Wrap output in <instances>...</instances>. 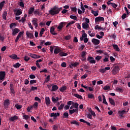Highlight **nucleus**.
Returning <instances> with one entry per match:
<instances>
[{
    "label": "nucleus",
    "mask_w": 130,
    "mask_h": 130,
    "mask_svg": "<svg viewBox=\"0 0 130 130\" xmlns=\"http://www.w3.org/2000/svg\"><path fill=\"white\" fill-rule=\"evenodd\" d=\"M62 10V8L57 7V6H54L53 8H51V10L49 11V14L52 16H54V15H57L59 14V12Z\"/></svg>",
    "instance_id": "f257e3e1"
},
{
    "label": "nucleus",
    "mask_w": 130,
    "mask_h": 130,
    "mask_svg": "<svg viewBox=\"0 0 130 130\" xmlns=\"http://www.w3.org/2000/svg\"><path fill=\"white\" fill-rule=\"evenodd\" d=\"M3 105L4 106V108H5V109H8V108H9V106L10 105V100H9V99L5 100L4 102Z\"/></svg>",
    "instance_id": "f03ea898"
},
{
    "label": "nucleus",
    "mask_w": 130,
    "mask_h": 130,
    "mask_svg": "<svg viewBox=\"0 0 130 130\" xmlns=\"http://www.w3.org/2000/svg\"><path fill=\"white\" fill-rule=\"evenodd\" d=\"M23 35H24V31L19 32V33L18 34L17 37H16L15 40V43H17V42L19 41V39H20V38L22 37V36H23Z\"/></svg>",
    "instance_id": "7ed1b4c3"
},
{
    "label": "nucleus",
    "mask_w": 130,
    "mask_h": 130,
    "mask_svg": "<svg viewBox=\"0 0 130 130\" xmlns=\"http://www.w3.org/2000/svg\"><path fill=\"white\" fill-rule=\"evenodd\" d=\"M26 37L30 39H34V35L32 32H30L28 31H26Z\"/></svg>",
    "instance_id": "20e7f679"
},
{
    "label": "nucleus",
    "mask_w": 130,
    "mask_h": 130,
    "mask_svg": "<svg viewBox=\"0 0 130 130\" xmlns=\"http://www.w3.org/2000/svg\"><path fill=\"white\" fill-rule=\"evenodd\" d=\"M64 24H66V22H61L59 24V25L57 27L58 31H61L62 30V28L64 26Z\"/></svg>",
    "instance_id": "39448f33"
},
{
    "label": "nucleus",
    "mask_w": 130,
    "mask_h": 130,
    "mask_svg": "<svg viewBox=\"0 0 130 130\" xmlns=\"http://www.w3.org/2000/svg\"><path fill=\"white\" fill-rule=\"evenodd\" d=\"M59 115H60V114H59V113H58V112L56 113H51L50 116V117H53V119H54L55 120V119H56V118L57 117V116H59Z\"/></svg>",
    "instance_id": "423d86ee"
},
{
    "label": "nucleus",
    "mask_w": 130,
    "mask_h": 130,
    "mask_svg": "<svg viewBox=\"0 0 130 130\" xmlns=\"http://www.w3.org/2000/svg\"><path fill=\"white\" fill-rule=\"evenodd\" d=\"M94 58L92 56H89L87 58V61L90 62V63H96V60L93 59Z\"/></svg>",
    "instance_id": "0eeeda50"
},
{
    "label": "nucleus",
    "mask_w": 130,
    "mask_h": 130,
    "mask_svg": "<svg viewBox=\"0 0 130 130\" xmlns=\"http://www.w3.org/2000/svg\"><path fill=\"white\" fill-rule=\"evenodd\" d=\"M119 70H120L119 67L115 66L113 70V73L114 75H116V74H117V73H118L119 72Z\"/></svg>",
    "instance_id": "6e6552de"
},
{
    "label": "nucleus",
    "mask_w": 130,
    "mask_h": 130,
    "mask_svg": "<svg viewBox=\"0 0 130 130\" xmlns=\"http://www.w3.org/2000/svg\"><path fill=\"white\" fill-rule=\"evenodd\" d=\"M102 21H104V17H102L101 16H99L95 18V23H98V22H101Z\"/></svg>",
    "instance_id": "1a4fd4ad"
},
{
    "label": "nucleus",
    "mask_w": 130,
    "mask_h": 130,
    "mask_svg": "<svg viewBox=\"0 0 130 130\" xmlns=\"http://www.w3.org/2000/svg\"><path fill=\"white\" fill-rule=\"evenodd\" d=\"M91 42H92L94 45H98V44H100V41L97 39H92Z\"/></svg>",
    "instance_id": "9d476101"
},
{
    "label": "nucleus",
    "mask_w": 130,
    "mask_h": 130,
    "mask_svg": "<svg viewBox=\"0 0 130 130\" xmlns=\"http://www.w3.org/2000/svg\"><path fill=\"white\" fill-rule=\"evenodd\" d=\"M19 32H20V29L18 28H15L12 30V35L15 36V35H16V34H18Z\"/></svg>",
    "instance_id": "9b49d317"
},
{
    "label": "nucleus",
    "mask_w": 130,
    "mask_h": 130,
    "mask_svg": "<svg viewBox=\"0 0 130 130\" xmlns=\"http://www.w3.org/2000/svg\"><path fill=\"white\" fill-rule=\"evenodd\" d=\"M57 90H58V86L53 84L52 89L51 90V92H55V91H57Z\"/></svg>",
    "instance_id": "f8f14e48"
},
{
    "label": "nucleus",
    "mask_w": 130,
    "mask_h": 130,
    "mask_svg": "<svg viewBox=\"0 0 130 130\" xmlns=\"http://www.w3.org/2000/svg\"><path fill=\"white\" fill-rule=\"evenodd\" d=\"M89 27L90 26L89 25V24L87 23L86 22H84L82 23V28L85 30H87Z\"/></svg>",
    "instance_id": "ddd939ff"
},
{
    "label": "nucleus",
    "mask_w": 130,
    "mask_h": 130,
    "mask_svg": "<svg viewBox=\"0 0 130 130\" xmlns=\"http://www.w3.org/2000/svg\"><path fill=\"white\" fill-rule=\"evenodd\" d=\"M14 12L15 13L16 16H20V15H22V11L19 9H14Z\"/></svg>",
    "instance_id": "4468645a"
},
{
    "label": "nucleus",
    "mask_w": 130,
    "mask_h": 130,
    "mask_svg": "<svg viewBox=\"0 0 130 130\" xmlns=\"http://www.w3.org/2000/svg\"><path fill=\"white\" fill-rule=\"evenodd\" d=\"M5 77H6V72H0V80H3L5 79Z\"/></svg>",
    "instance_id": "2eb2a0df"
},
{
    "label": "nucleus",
    "mask_w": 130,
    "mask_h": 130,
    "mask_svg": "<svg viewBox=\"0 0 130 130\" xmlns=\"http://www.w3.org/2000/svg\"><path fill=\"white\" fill-rule=\"evenodd\" d=\"M9 57L11 58L12 59H20V57H18L16 54H12L11 55H9Z\"/></svg>",
    "instance_id": "dca6fc26"
},
{
    "label": "nucleus",
    "mask_w": 130,
    "mask_h": 130,
    "mask_svg": "<svg viewBox=\"0 0 130 130\" xmlns=\"http://www.w3.org/2000/svg\"><path fill=\"white\" fill-rule=\"evenodd\" d=\"M29 56L32 58H40L41 57V56L37 55L36 54H29Z\"/></svg>",
    "instance_id": "f3484780"
},
{
    "label": "nucleus",
    "mask_w": 130,
    "mask_h": 130,
    "mask_svg": "<svg viewBox=\"0 0 130 130\" xmlns=\"http://www.w3.org/2000/svg\"><path fill=\"white\" fill-rule=\"evenodd\" d=\"M37 22H38V19H33L32 20V23L33 25L35 26V28H37L38 27V23H37Z\"/></svg>",
    "instance_id": "a211bd4d"
},
{
    "label": "nucleus",
    "mask_w": 130,
    "mask_h": 130,
    "mask_svg": "<svg viewBox=\"0 0 130 130\" xmlns=\"http://www.w3.org/2000/svg\"><path fill=\"white\" fill-rule=\"evenodd\" d=\"M55 30V28L53 27H51L50 29V32L51 33V34H52V35H54L55 36L56 35H57V34L55 33V32H54V30Z\"/></svg>",
    "instance_id": "6ab92c4d"
},
{
    "label": "nucleus",
    "mask_w": 130,
    "mask_h": 130,
    "mask_svg": "<svg viewBox=\"0 0 130 130\" xmlns=\"http://www.w3.org/2000/svg\"><path fill=\"white\" fill-rule=\"evenodd\" d=\"M19 118L16 115L10 118V121H15V120H18Z\"/></svg>",
    "instance_id": "aec40b11"
},
{
    "label": "nucleus",
    "mask_w": 130,
    "mask_h": 130,
    "mask_svg": "<svg viewBox=\"0 0 130 130\" xmlns=\"http://www.w3.org/2000/svg\"><path fill=\"white\" fill-rule=\"evenodd\" d=\"M125 113L126 111L124 110L118 111V114H119L120 117H123V114H125Z\"/></svg>",
    "instance_id": "412c9836"
},
{
    "label": "nucleus",
    "mask_w": 130,
    "mask_h": 130,
    "mask_svg": "<svg viewBox=\"0 0 130 130\" xmlns=\"http://www.w3.org/2000/svg\"><path fill=\"white\" fill-rule=\"evenodd\" d=\"M95 30H102V31H104L105 30V28L101 27V26H99L98 25H96L94 27Z\"/></svg>",
    "instance_id": "4be33fe9"
},
{
    "label": "nucleus",
    "mask_w": 130,
    "mask_h": 130,
    "mask_svg": "<svg viewBox=\"0 0 130 130\" xmlns=\"http://www.w3.org/2000/svg\"><path fill=\"white\" fill-rule=\"evenodd\" d=\"M99 11H94L93 10H91V14H93V15L94 16V17H97L99 15Z\"/></svg>",
    "instance_id": "5701e85b"
},
{
    "label": "nucleus",
    "mask_w": 130,
    "mask_h": 130,
    "mask_svg": "<svg viewBox=\"0 0 130 130\" xmlns=\"http://www.w3.org/2000/svg\"><path fill=\"white\" fill-rule=\"evenodd\" d=\"M45 102L46 105H50V99H49V97L45 98Z\"/></svg>",
    "instance_id": "b1692460"
},
{
    "label": "nucleus",
    "mask_w": 130,
    "mask_h": 130,
    "mask_svg": "<svg viewBox=\"0 0 130 130\" xmlns=\"http://www.w3.org/2000/svg\"><path fill=\"white\" fill-rule=\"evenodd\" d=\"M79 111L78 109H73V110H69V114L70 115H72L73 113H75V112H78Z\"/></svg>",
    "instance_id": "393cba45"
},
{
    "label": "nucleus",
    "mask_w": 130,
    "mask_h": 130,
    "mask_svg": "<svg viewBox=\"0 0 130 130\" xmlns=\"http://www.w3.org/2000/svg\"><path fill=\"white\" fill-rule=\"evenodd\" d=\"M67 86L64 85L59 88V91H60V92H61L62 93H63V92H64V91L67 90Z\"/></svg>",
    "instance_id": "a878e982"
},
{
    "label": "nucleus",
    "mask_w": 130,
    "mask_h": 130,
    "mask_svg": "<svg viewBox=\"0 0 130 130\" xmlns=\"http://www.w3.org/2000/svg\"><path fill=\"white\" fill-rule=\"evenodd\" d=\"M112 46L116 51H120V49H119V47H118V46L117 45L113 44Z\"/></svg>",
    "instance_id": "bb28decb"
},
{
    "label": "nucleus",
    "mask_w": 130,
    "mask_h": 130,
    "mask_svg": "<svg viewBox=\"0 0 130 130\" xmlns=\"http://www.w3.org/2000/svg\"><path fill=\"white\" fill-rule=\"evenodd\" d=\"M109 100L111 105H113V106H115V102H114V100H113V99L109 98Z\"/></svg>",
    "instance_id": "cd10ccee"
},
{
    "label": "nucleus",
    "mask_w": 130,
    "mask_h": 130,
    "mask_svg": "<svg viewBox=\"0 0 130 130\" xmlns=\"http://www.w3.org/2000/svg\"><path fill=\"white\" fill-rule=\"evenodd\" d=\"M60 51H61V50H60V49L56 48L54 49V54H58V53H60Z\"/></svg>",
    "instance_id": "c85d7f7f"
},
{
    "label": "nucleus",
    "mask_w": 130,
    "mask_h": 130,
    "mask_svg": "<svg viewBox=\"0 0 130 130\" xmlns=\"http://www.w3.org/2000/svg\"><path fill=\"white\" fill-rule=\"evenodd\" d=\"M7 16H8V13H7V11H5L3 13V18L5 21L7 20Z\"/></svg>",
    "instance_id": "c756f323"
},
{
    "label": "nucleus",
    "mask_w": 130,
    "mask_h": 130,
    "mask_svg": "<svg viewBox=\"0 0 130 130\" xmlns=\"http://www.w3.org/2000/svg\"><path fill=\"white\" fill-rule=\"evenodd\" d=\"M63 39L64 40H71V39H72V36L68 35V36H64L63 37Z\"/></svg>",
    "instance_id": "7c9ffc66"
},
{
    "label": "nucleus",
    "mask_w": 130,
    "mask_h": 130,
    "mask_svg": "<svg viewBox=\"0 0 130 130\" xmlns=\"http://www.w3.org/2000/svg\"><path fill=\"white\" fill-rule=\"evenodd\" d=\"M34 10H35V9L34 8V7H31L29 8V10L28 11V14L29 15H32V13L34 12Z\"/></svg>",
    "instance_id": "2f4dec72"
},
{
    "label": "nucleus",
    "mask_w": 130,
    "mask_h": 130,
    "mask_svg": "<svg viewBox=\"0 0 130 130\" xmlns=\"http://www.w3.org/2000/svg\"><path fill=\"white\" fill-rule=\"evenodd\" d=\"M74 96L75 97H76V98H78V99H80V100H82V99H83V97H82V95H79V94L75 93L74 94Z\"/></svg>",
    "instance_id": "473e14b6"
},
{
    "label": "nucleus",
    "mask_w": 130,
    "mask_h": 130,
    "mask_svg": "<svg viewBox=\"0 0 130 130\" xmlns=\"http://www.w3.org/2000/svg\"><path fill=\"white\" fill-rule=\"evenodd\" d=\"M6 3V1H3L1 3H0V12L3 10V8H4V6H5V3Z\"/></svg>",
    "instance_id": "72a5a7b5"
},
{
    "label": "nucleus",
    "mask_w": 130,
    "mask_h": 130,
    "mask_svg": "<svg viewBox=\"0 0 130 130\" xmlns=\"http://www.w3.org/2000/svg\"><path fill=\"white\" fill-rule=\"evenodd\" d=\"M62 118H69V113L68 112H64L63 114Z\"/></svg>",
    "instance_id": "f704fd0d"
},
{
    "label": "nucleus",
    "mask_w": 130,
    "mask_h": 130,
    "mask_svg": "<svg viewBox=\"0 0 130 130\" xmlns=\"http://www.w3.org/2000/svg\"><path fill=\"white\" fill-rule=\"evenodd\" d=\"M80 64V62H75V63H72L71 65H70V68H72V67H76L77 66Z\"/></svg>",
    "instance_id": "c9c22d12"
},
{
    "label": "nucleus",
    "mask_w": 130,
    "mask_h": 130,
    "mask_svg": "<svg viewBox=\"0 0 130 130\" xmlns=\"http://www.w3.org/2000/svg\"><path fill=\"white\" fill-rule=\"evenodd\" d=\"M103 103L104 104H106V105H108V103H107V102L106 101V99L105 98V95H103Z\"/></svg>",
    "instance_id": "e433bc0d"
},
{
    "label": "nucleus",
    "mask_w": 130,
    "mask_h": 130,
    "mask_svg": "<svg viewBox=\"0 0 130 130\" xmlns=\"http://www.w3.org/2000/svg\"><path fill=\"white\" fill-rule=\"evenodd\" d=\"M50 80V75H48L46 78L45 79L44 83H48Z\"/></svg>",
    "instance_id": "4c0bfd02"
},
{
    "label": "nucleus",
    "mask_w": 130,
    "mask_h": 130,
    "mask_svg": "<svg viewBox=\"0 0 130 130\" xmlns=\"http://www.w3.org/2000/svg\"><path fill=\"white\" fill-rule=\"evenodd\" d=\"M21 67V64L19 62H17L16 64H13V67L15 69H18V68H20Z\"/></svg>",
    "instance_id": "58836bf2"
},
{
    "label": "nucleus",
    "mask_w": 130,
    "mask_h": 130,
    "mask_svg": "<svg viewBox=\"0 0 130 130\" xmlns=\"http://www.w3.org/2000/svg\"><path fill=\"white\" fill-rule=\"evenodd\" d=\"M70 19H72V20H75V21H78V18H77V16H76V15H70Z\"/></svg>",
    "instance_id": "ea45409f"
},
{
    "label": "nucleus",
    "mask_w": 130,
    "mask_h": 130,
    "mask_svg": "<svg viewBox=\"0 0 130 130\" xmlns=\"http://www.w3.org/2000/svg\"><path fill=\"white\" fill-rule=\"evenodd\" d=\"M71 124H76V125H79V122L77 121V120H73L71 122Z\"/></svg>",
    "instance_id": "a19ab883"
},
{
    "label": "nucleus",
    "mask_w": 130,
    "mask_h": 130,
    "mask_svg": "<svg viewBox=\"0 0 130 130\" xmlns=\"http://www.w3.org/2000/svg\"><path fill=\"white\" fill-rule=\"evenodd\" d=\"M88 97L89 99H95V97L94 96V94L92 93H89L88 94Z\"/></svg>",
    "instance_id": "79ce46f5"
},
{
    "label": "nucleus",
    "mask_w": 130,
    "mask_h": 130,
    "mask_svg": "<svg viewBox=\"0 0 130 130\" xmlns=\"http://www.w3.org/2000/svg\"><path fill=\"white\" fill-rule=\"evenodd\" d=\"M32 107L35 109H37V108H38V102H36L32 106Z\"/></svg>",
    "instance_id": "37998d69"
},
{
    "label": "nucleus",
    "mask_w": 130,
    "mask_h": 130,
    "mask_svg": "<svg viewBox=\"0 0 130 130\" xmlns=\"http://www.w3.org/2000/svg\"><path fill=\"white\" fill-rule=\"evenodd\" d=\"M59 55H60V56H67V55H68V53H64L63 52H60L59 53Z\"/></svg>",
    "instance_id": "c03bdc74"
},
{
    "label": "nucleus",
    "mask_w": 130,
    "mask_h": 130,
    "mask_svg": "<svg viewBox=\"0 0 130 130\" xmlns=\"http://www.w3.org/2000/svg\"><path fill=\"white\" fill-rule=\"evenodd\" d=\"M116 91H117V92H120V93H122V92H123V89L119 87H116Z\"/></svg>",
    "instance_id": "a18cd8bd"
},
{
    "label": "nucleus",
    "mask_w": 130,
    "mask_h": 130,
    "mask_svg": "<svg viewBox=\"0 0 130 130\" xmlns=\"http://www.w3.org/2000/svg\"><path fill=\"white\" fill-rule=\"evenodd\" d=\"M15 107H16V108L19 110V109H21V108H22V105H19V104H16L15 105Z\"/></svg>",
    "instance_id": "49530a36"
},
{
    "label": "nucleus",
    "mask_w": 130,
    "mask_h": 130,
    "mask_svg": "<svg viewBox=\"0 0 130 130\" xmlns=\"http://www.w3.org/2000/svg\"><path fill=\"white\" fill-rule=\"evenodd\" d=\"M89 112H90V113H91V115H92V116H96V114H95V112L92 111V109H89Z\"/></svg>",
    "instance_id": "de8ad7c7"
},
{
    "label": "nucleus",
    "mask_w": 130,
    "mask_h": 130,
    "mask_svg": "<svg viewBox=\"0 0 130 130\" xmlns=\"http://www.w3.org/2000/svg\"><path fill=\"white\" fill-rule=\"evenodd\" d=\"M86 53H87V52H86L85 51L82 52L81 57H82V58H85V56H86Z\"/></svg>",
    "instance_id": "09e8293b"
},
{
    "label": "nucleus",
    "mask_w": 130,
    "mask_h": 130,
    "mask_svg": "<svg viewBox=\"0 0 130 130\" xmlns=\"http://www.w3.org/2000/svg\"><path fill=\"white\" fill-rule=\"evenodd\" d=\"M80 8L82 11V12L85 13V8H84V5H83V3H81Z\"/></svg>",
    "instance_id": "8fccbe9b"
},
{
    "label": "nucleus",
    "mask_w": 130,
    "mask_h": 130,
    "mask_svg": "<svg viewBox=\"0 0 130 130\" xmlns=\"http://www.w3.org/2000/svg\"><path fill=\"white\" fill-rule=\"evenodd\" d=\"M35 101H38V102L39 103H41V99L40 98H39V97L38 96H36L35 98Z\"/></svg>",
    "instance_id": "3c124183"
},
{
    "label": "nucleus",
    "mask_w": 130,
    "mask_h": 130,
    "mask_svg": "<svg viewBox=\"0 0 130 130\" xmlns=\"http://www.w3.org/2000/svg\"><path fill=\"white\" fill-rule=\"evenodd\" d=\"M30 85H32V84H36L37 83V80H31L29 81Z\"/></svg>",
    "instance_id": "603ef678"
},
{
    "label": "nucleus",
    "mask_w": 130,
    "mask_h": 130,
    "mask_svg": "<svg viewBox=\"0 0 130 130\" xmlns=\"http://www.w3.org/2000/svg\"><path fill=\"white\" fill-rule=\"evenodd\" d=\"M16 26H17V24H16V23H12L10 25V29H12L13 28V27H16Z\"/></svg>",
    "instance_id": "864d4df0"
},
{
    "label": "nucleus",
    "mask_w": 130,
    "mask_h": 130,
    "mask_svg": "<svg viewBox=\"0 0 130 130\" xmlns=\"http://www.w3.org/2000/svg\"><path fill=\"white\" fill-rule=\"evenodd\" d=\"M103 89L105 91H107V90H110V86H105L104 87Z\"/></svg>",
    "instance_id": "5fc2aeb1"
},
{
    "label": "nucleus",
    "mask_w": 130,
    "mask_h": 130,
    "mask_svg": "<svg viewBox=\"0 0 130 130\" xmlns=\"http://www.w3.org/2000/svg\"><path fill=\"white\" fill-rule=\"evenodd\" d=\"M35 90H37V87L31 86V89L29 90V92H32V91H35Z\"/></svg>",
    "instance_id": "6e6d98bb"
},
{
    "label": "nucleus",
    "mask_w": 130,
    "mask_h": 130,
    "mask_svg": "<svg viewBox=\"0 0 130 130\" xmlns=\"http://www.w3.org/2000/svg\"><path fill=\"white\" fill-rule=\"evenodd\" d=\"M64 107V104H61V105L58 107V110H61V109H63V107Z\"/></svg>",
    "instance_id": "4d7b16f0"
},
{
    "label": "nucleus",
    "mask_w": 130,
    "mask_h": 130,
    "mask_svg": "<svg viewBox=\"0 0 130 130\" xmlns=\"http://www.w3.org/2000/svg\"><path fill=\"white\" fill-rule=\"evenodd\" d=\"M72 12L77 13V8L76 7H71Z\"/></svg>",
    "instance_id": "13d9d810"
},
{
    "label": "nucleus",
    "mask_w": 130,
    "mask_h": 130,
    "mask_svg": "<svg viewBox=\"0 0 130 130\" xmlns=\"http://www.w3.org/2000/svg\"><path fill=\"white\" fill-rule=\"evenodd\" d=\"M101 58H102V56H97L95 57V59L98 61H99V60H100V59H101Z\"/></svg>",
    "instance_id": "bf43d9fd"
},
{
    "label": "nucleus",
    "mask_w": 130,
    "mask_h": 130,
    "mask_svg": "<svg viewBox=\"0 0 130 130\" xmlns=\"http://www.w3.org/2000/svg\"><path fill=\"white\" fill-rule=\"evenodd\" d=\"M76 25L77 26V28H78V29H79V30H81V29H82V27H81V25H80V23H76Z\"/></svg>",
    "instance_id": "052dcab7"
},
{
    "label": "nucleus",
    "mask_w": 130,
    "mask_h": 130,
    "mask_svg": "<svg viewBox=\"0 0 130 130\" xmlns=\"http://www.w3.org/2000/svg\"><path fill=\"white\" fill-rule=\"evenodd\" d=\"M67 104L68 106H71V105H74V102L70 101L68 102Z\"/></svg>",
    "instance_id": "680f3d73"
},
{
    "label": "nucleus",
    "mask_w": 130,
    "mask_h": 130,
    "mask_svg": "<svg viewBox=\"0 0 130 130\" xmlns=\"http://www.w3.org/2000/svg\"><path fill=\"white\" fill-rule=\"evenodd\" d=\"M23 118H24V119H25V120H28V119L30 118V116H29L28 115H23Z\"/></svg>",
    "instance_id": "e2e57ef3"
},
{
    "label": "nucleus",
    "mask_w": 130,
    "mask_h": 130,
    "mask_svg": "<svg viewBox=\"0 0 130 130\" xmlns=\"http://www.w3.org/2000/svg\"><path fill=\"white\" fill-rule=\"evenodd\" d=\"M61 67H62V68H67V63L66 62H62L61 64Z\"/></svg>",
    "instance_id": "0e129e2a"
},
{
    "label": "nucleus",
    "mask_w": 130,
    "mask_h": 130,
    "mask_svg": "<svg viewBox=\"0 0 130 130\" xmlns=\"http://www.w3.org/2000/svg\"><path fill=\"white\" fill-rule=\"evenodd\" d=\"M109 61V59H108V57H105L103 60L104 62H107Z\"/></svg>",
    "instance_id": "69168bd1"
},
{
    "label": "nucleus",
    "mask_w": 130,
    "mask_h": 130,
    "mask_svg": "<svg viewBox=\"0 0 130 130\" xmlns=\"http://www.w3.org/2000/svg\"><path fill=\"white\" fill-rule=\"evenodd\" d=\"M24 60L25 61H28V60H30V57H28L27 56H25L24 57Z\"/></svg>",
    "instance_id": "338daca9"
},
{
    "label": "nucleus",
    "mask_w": 130,
    "mask_h": 130,
    "mask_svg": "<svg viewBox=\"0 0 130 130\" xmlns=\"http://www.w3.org/2000/svg\"><path fill=\"white\" fill-rule=\"evenodd\" d=\"M29 78L30 79H35V78H36V76H35V75H34L33 74H31L29 75Z\"/></svg>",
    "instance_id": "774afa93"
}]
</instances>
